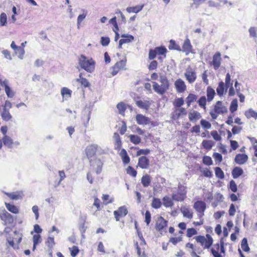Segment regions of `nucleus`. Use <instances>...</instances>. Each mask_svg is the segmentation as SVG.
<instances>
[{
  "mask_svg": "<svg viewBox=\"0 0 257 257\" xmlns=\"http://www.w3.org/2000/svg\"><path fill=\"white\" fill-rule=\"evenodd\" d=\"M162 85H159L156 82H153V87L155 92L160 94H163L169 89V81L164 75H161L159 79Z\"/></svg>",
  "mask_w": 257,
  "mask_h": 257,
  "instance_id": "obj_1",
  "label": "nucleus"
},
{
  "mask_svg": "<svg viewBox=\"0 0 257 257\" xmlns=\"http://www.w3.org/2000/svg\"><path fill=\"white\" fill-rule=\"evenodd\" d=\"M80 66L88 72H92L95 68V62L92 59H88L83 55H81L79 58Z\"/></svg>",
  "mask_w": 257,
  "mask_h": 257,
  "instance_id": "obj_2",
  "label": "nucleus"
},
{
  "mask_svg": "<svg viewBox=\"0 0 257 257\" xmlns=\"http://www.w3.org/2000/svg\"><path fill=\"white\" fill-rule=\"evenodd\" d=\"M186 191L184 186L179 185L177 192H173L172 195V199L176 201H183L186 198Z\"/></svg>",
  "mask_w": 257,
  "mask_h": 257,
  "instance_id": "obj_3",
  "label": "nucleus"
},
{
  "mask_svg": "<svg viewBox=\"0 0 257 257\" xmlns=\"http://www.w3.org/2000/svg\"><path fill=\"white\" fill-rule=\"evenodd\" d=\"M184 75L186 80L190 84L194 83L197 78L196 72L195 69L190 66L187 68Z\"/></svg>",
  "mask_w": 257,
  "mask_h": 257,
  "instance_id": "obj_4",
  "label": "nucleus"
},
{
  "mask_svg": "<svg viewBox=\"0 0 257 257\" xmlns=\"http://www.w3.org/2000/svg\"><path fill=\"white\" fill-rule=\"evenodd\" d=\"M0 218L5 225L12 224L14 220L13 216L5 209H0Z\"/></svg>",
  "mask_w": 257,
  "mask_h": 257,
  "instance_id": "obj_5",
  "label": "nucleus"
},
{
  "mask_svg": "<svg viewBox=\"0 0 257 257\" xmlns=\"http://www.w3.org/2000/svg\"><path fill=\"white\" fill-rule=\"evenodd\" d=\"M99 149H100V147L97 145L93 144L89 145L87 147L86 150L87 155L92 156H93L96 153H97L99 155H102L106 153V150H102V152H99Z\"/></svg>",
  "mask_w": 257,
  "mask_h": 257,
  "instance_id": "obj_6",
  "label": "nucleus"
},
{
  "mask_svg": "<svg viewBox=\"0 0 257 257\" xmlns=\"http://www.w3.org/2000/svg\"><path fill=\"white\" fill-rule=\"evenodd\" d=\"M0 84L5 87V92L8 97L12 98L14 96L15 93L9 86V81L7 79L3 81L0 79Z\"/></svg>",
  "mask_w": 257,
  "mask_h": 257,
  "instance_id": "obj_7",
  "label": "nucleus"
},
{
  "mask_svg": "<svg viewBox=\"0 0 257 257\" xmlns=\"http://www.w3.org/2000/svg\"><path fill=\"white\" fill-rule=\"evenodd\" d=\"M187 113L186 109L183 107L175 108L172 113V118L174 119H178L182 115H186Z\"/></svg>",
  "mask_w": 257,
  "mask_h": 257,
  "instance_id": "obj_8",
  "label": "nucleus"
},
{
  "mask_svg": "<svg viewBox=\"0 0 257 257\" xmlns=\"http://www.w3.org/2000/svg\"><path fill=\"white\" fill-rule=\"evenodd\" d=\"M177 92L179 93L184 92L186 89V86L184 81L181 79H178L174 83Z\"/></svg>",
  "mask_w": 257,
  "mask_h": 257,
  "instance_id": "obj_9",
  "label": "nucleus"
},
{
  "mask_svg": "<svg viewBox=\"0 0 257 257\" xmlns=\"http://www.w3.org/2000/svg\"><path fill=\"white\" fill-rule=\"evenodd\" d=\"M168 221L165 220L162 216L158 218L156 224V229L158 231L164 230L167 225Z\"/></svg>",
  "mask_w": 257,
  "mask_h": 257,
  "instance_id": "obj_10",
  "label": "nucleus"
},
{
  "mask_svg": "<svg viewBox=\"0 0 257 257\" xmlns=\"http://www.w3.org/2000/svg\"><path fill=\"white\" fill-rule=\"evenodd\" d=\"M214 111L218 114L224 113L227 111V109L222 105L221 101H218L214 106Z\"/></svg>",
  "mask_w": 257,
  "mask_h": 257,
  "instance_id": "obj_11",
  "label": "nucleus"
},
{
  "mask_svg": "<svg viewBox=\"0 0 257 257\" xmlns=\"http://www.w3.org/2000/svg\"><path fill=\"white\" fill-rule=\"evenodd\" d=\"M194 207L196 210L204 215V212L206 209V204L202 201H197L194 204Z\"/></svg>",
  "mask_w": 257,
  "mask_h": 257,
  "instance_id": "obj_12",
  "label": "nucleus"
},
{
  "mask_svg": "<svg viewBox=\"0 0 257 257\" xmlns=\"http://www.w3.org/2000/svg\"><path fill=\"white\" fill-rule=\"evenodd\" d=\"M248 160V156L244 154H237L235 157L234 161L239 165L245 164Z\"/></svg>",
  "mask_w": 257,
  "mask_h": 257,
  "instance_id": "obj_13",
  "label": "nucleus"
},
{
  "mask_svg": "<svg viewBox=\"0 0 257 257\" xmlns=\"http://www.w3.org/2000/svg\"><path fill=\"white\" fill-rule=\"evenodd\" d=\"M181 212L183 215L184 217L191 219L193 217V213L189 206L184 205L182 206L180 209Z\"/></svg>",
  "mask_w": 257,
  "mask_h": 257,
  "instance_id": "obj_14",
  "label": "nucleus"
},
{
  "mask_svg": "<svg viewBox=\"0 0 257 257\" xmlns=\"http://www.w3.org/2000/svg\"><path fill=\"white\" fill-rule=\"evenodd\" d=\"M221 58L220 57V53L217 52L213 57V60L212 64L215 69H217L220 66Z\"/></svg>",
  "mask_w": 257,
  "mask_h": 257,
  "instance_id": "obj_15",
  "label": "nucleus"
},
{
  "mask_svg": "<svg viewBox=\"0 0 257 257\" xmlns=\"http://www.w3.org/2000/svg\"><path fill=\"white\" fill-rule=\"evenodd\" d=\"M149 160L145 156H142L139 158L138 166L142 169H147L149 165Z\"/></svg>",
  "mask_w": 257,
  "mask_h": 257,
  "instance_id": "obj_16",
  "label": "nucleus"
},
{
  "mask_svg": "<svg viewBox=\"0 0 257 257\" xmlns=\"http://www.w3.org/2000/svg\"><path fill=\"white\" fill-rule=\"evenodd\" d=\"M136 121L139 124L142 125L148 124L150 122V120L148 117L140 114L137 115Z\"/></svg>",
  "mask_w": 257,
  "mask_h": 257,
  "instance_id": "obj_17",
  "label": "nucleus"
},
{
  "mask_svg": "<svg viewBox=\"0 0 257 257\" xmlns=\"http://www.w3.org/2000/svg\"><path fill=\"white\" fill-rule=\"evenodd\" d=\"M1 117L3 120L6 121H10L12 118V115L10 112V110L6 108H3L1 112Z\"/></svg>",
  "mask_w": 257,
  "mask_h": 257,
  "instance_id": "obj_18",
  "label": "nucleus"
},
{
  "mask_svg": "<svg viewBox=\"0 0 257 257\" xmlns=\"http://www.w3.org/2000/svg\"><path fill=\"white\" fill-rule=\"evenodd\" d=\"M201 117L200 113L195 110H191L188 115L189 119L191 121H196Z\"/></svg>",
  "mask_w": 257,
  "mask_h": 257,
  "instance_id": "obj_19",
  "label": "nucleus"
},
{
  "mask_svg": "<svg viewBox=\"0 0 257 257\" xmlns=\"http://www.w3.org/2000/svg\"><path fill=\"white\" fill-rule=\"evenodd\" d=\"M144 7V5H138L135 7H127L126 9V11L128 13H138L141 11Z\"/></svg>",
  "mask_w": 257,
  "mask_h": 257,
  "instance_id": "obj_20",
  "label": "nucleus"
},
{
  "mask_svg": "<svg viewBox=\"0 0 257 257\" xmlns=\"http://www.w3.org/2000/svg\"><path fill=\"white\" fill-rule=\"evenodd\" d=\"M136 103L139 107L146 109H148L151 105L150 101L147 100H137L136 101Z\"/></svg>",
  "mask_w": 257,
  "mask_h": 257,
  "instance_id": "obj_21",
  "label": "nucleus"
},
{
  "mask_svg": "<svg viewBox=\"0 0 257 257\" xmlns=\"http://www.w3.org/2000/svg\"><path fill=\"white\" fill-rule=\"evenodd\" d=\"M123 163L124 164H128L130 161V157H128L126 150L124 149H122L119 154Z\"/></svg>",
  "mask_w": 257,
  "mask_h": 257,
  "instance_id": "obj_22",
  "label": "nucleus"
},
{
  "mask_svg": "<svg viewBox=\"0 0 257 257\" xmlns=\"http://www.w3.org/2000/svg\"><path fill=\"white\" fill-rule=\"evenodd\" d=\"M163 204L166 207H172L174 205L172 198L165 196L163 198Z\"/></svg>",
  "mask_w": 257,
  "mask_h": 257,
  "instance_id": "obj_23",
  "label": "nucleus"
},
{
  "mask_svg": "<svg viewBox=\"0 0 257 257\" xmlns=\"http://www.w3.org/2000/svg\"><path fill=\"white\" fill-rule=\"evenodd\" d=\"M243 170L241 168L236 167L232 171V177L234 179L237 178L243 174Z\"/></svg>",
  "mask_w": 257,
  "mask_h": 257,
  "instance_id": "obj_24",
  "label": "nucleus"
},
{
  "mask_svg": "<svg viewBox=\"0 0 257 257\" xmlns=\"http://www.w3.org/2000/svg\"><path fill=\"white\" fill-rule=\"evenodd\" d=\"M121 37L123 39H120V44L128 43L133 41L134 39V37L130 35H122Z\"/></svg>",
  "mask_w": 257,
  "mask_h": 257,
  "instance_id": "obj_25",
  "label": "nucleus"
},
{
  "mask_svg": "<svg viewBox=\"0 0 257 257\" xmlns=\"http://www.w3.org/2000/svg\"><path fill=\"white\" fill-rule=\"evenodd\" d=\"M3 141L4 145L9 148H12L13 144V141L11 137L5 135L3 138Z\"/></svg>",
  "mask_w": 257,
  "mask_h": 257,
  "instance_id": "obj_26",
  "label": "nucleus"
},
{
  "mask_svg": "<svg viewBox=\"0 0 257 257\" xmlns=\"http://www.w3.org/2000/svg\"><path fill=\"white\" fill-rule=\"evenodd\" d=\"M215 94V90L210 86H208L207 88V96L208 101H211Z\"/></svg>",
  "mask_w": 257,
  "mask_h": 257,
  "instance_id": "obj_27",
  "label": "nucleus"
},
{
  "mask_svg": "<svg viewBox=\"0 0 257 257\" xmlns=\"http://www.w3.org/2000/svg\"><path fill=\"white\" fill-rule=\"evenodd\" d=\"M151 181V177L148 175L143 176L141 179V182L144 187H147L149 186Z\"/></svg>",
  "mask_w": 257,
  "mask_h": 257,
  "instance_id": "obj_28",
  "label": "nucleus"
},
{
  "mask_svg": "<svg viewBox=\"0 0 257 257\" xmlns=\"http://www.w3.org/2000/svg\"><path fill=\"white\" fill-rule=\"evenodd\" d=\"M94 162L96 166V168L95 169L96 173L98 175L101 172L103 164V162L99 159H96L94 161Z\"/></svg>",
  "mask_w": 257,
  "mask_h": 257,
  "instance_id": "obj_29",
  "label": "nucleus"
},
{
  "mask_svg": "<svg viewBox=\"0 0 257 257\" xmlns=\"http://www.w3.org/2000/svg\"><path fill=\"white\" fill-rule=\"evenodd\" d=\"M5 205L7 209L9 211L15 214H17L19 213V209L15 205L8 203H5Z\"/></svg>",
  "mask_w": 257,
  "mask_h": 257,
  "instance_id": "obj_30",
  "label": "nucleus"
},
{
  "mask_svg": "<svg viewBox=\"0 0 257 257\" xmlns=\"http://www.w3.org/2000/svg\"><path fill=\"white\" fill-rule=\"evenodd\" d=\"M244 114L247 118L253 117L255 119L257 118V112L251 108H250L248 110L246 111L244 113Z\"/></svg>",
  "mask_w": 257,
  "mask_h": 257,
  "instance_id": "obj_31",
  "label": "nucleus"
},
{
  "mask_svg": "<svg viewBox=\"0 0 257 257\" xmlns=\"http://www.w3.org/2000/svg\"><path fill=\"white\" fill-rule=\"evenodd\" d=\"M182 48L184 51L187 53H189L191 51L192 46L190 43V41L188 39H187L184 41Z\"/></svg>",
  "mask_w": 257,
  "mask_h": 257,
  "instance_id": "obj_32",
  "label": "nucleus"
},
{
  "mask_svg": "<svg viewBox=\"0 0 257 257\" xmlns=\"http://www.w3.org/2000/svg\"><path fill=\"white\" fill-rule=\"evenodd\" d=\"M76 80L85 87H89L90 86V83L88 80L86 78L82 77V73L80 74L79 78L77 79Z\"/></svg>",
  "mask_w": 257,
  "mask_h": 257,
  "instance_id": "obj_33",
  "label": "nucleus"
},
{
  "mask_svg": "<svg viewBox=\"0 0 257 257\" xmlns=\"http://www.w3.org/2000/svg\"><path fill=\"white\" fill-rule=\"evenodd\" d=\"M225 84L223 82L221 81L219 83L218 86L216 89L217 94L219 96H222L224 91Z\"/></svg>",
  "mask_w": 257,
  "mask_h": 257,
  "instance_id": "obj_34",
  "label": "nucleus"
},
{
  "mask_svg": "<svg viewBox=\"0 0 257 257\" xmlns=\"http://www.w3.org/2000/svg\"><path fill=\"white\" fill-rule=\"evenodd\" d=\"M128 137L130 138V141L134 144H139L141 141L140 137L137 135H130Z\"/></svg>",
  "mask_w": 257,
  "mask_h": 257,
  "instance_id": "obj_35",
  "label": "nucleus"
},
{
  "mask_svg": "<svg viewBox=\"0 0 257 257\" xmlns=\"http://www.w3.org/2000/svg\"><path fill=\"white\" fill-rule=\"evenodd\" d=\"M162 202L160 199L154 198L152 203V206L155 209H158L161 207Z\"/></svg>",
  "mask_w": 257,
  "mask_h": 257,
  "instance_id": "obj_36",
  "label": "nucleus"
},
{
  "mask_svg": "<svg viewBox=\"0 0 257 257\" xmlns=\"http://www.w3.org/2000/svg\"><path fill=\"white\" fill-rule=\"evenodd\" d=\"M202 146L206 149H210L214 145V143L211 140H204L202 142Z\"/></svg>",
  "mask_w": 257,
  "mask_h": 257,
  "instance_id": "obj_37",
  "label": "nucleus"
},
{
  "mask_svg": "<svg viewBox=\"0 0 257 257\" xmlns=\"http://www.w3.org/2000/svg\"><path fill=\"white\" fill-rule=\"evenodd\" d=\"M206 236L207 239L206 238L203 245H204V248H209L212 244L213 239L209 234H207Z\"/></svg>",
  "mask_w": 257,
  "mask_h": 257,
  "instance_id": "obj_38",
  "label": "nucleus"
},
{
  "mask_svg": "<svg viewBox=\"0 0 257 257\" xmlns=\"http://www.w3.org/2000/svg\"><path fill=\"white\" fill-rule=\"evenodd\" d=\"M113 137L115 140V149H119L121 146V142L119 136L117 133H115Z\"/></svg>",
  "mask_w": 257,
  "mask_h": 257,
  "instance_id": "obj_39",
  "label": "nucleus"
},
{
  "mask_svg": "<svg viewBox=\"0 0 257 257\" xmlns=\"http://www.w3.org/2000/svg\"><path fill=\"white\" fill-rule=\"evenodd\" d=\"M7 24V16L6 13H2L0 15V26H6Z\"/></svg>",
  "mask_w": 257,
  "mask_h": 257,
  "instance_id": "obj_40",
  "label": "nucleus"
},
{
  "mask_svg": "<svg viewBox=\"0 0 257 257\" xmlns=\"http://www.w3.org/2000/svg\"><path fill=\"white\" fill-rule=\"evenodd\" d=\"M126 58H124L123 60H121L115 63L114 66H115V68L117 69L119 68L120 70L123 69L126 65Z\"/></svg>",
  "mask_w": 257,
  "mask_h": 257,
  "instance_id": "obj_41",
  "label": "nucleus"
},
{
  "mask_svg": "<svg viewBox=\"0 0 257 257\" xmlns=\"http://www.w3.org/2000/svg\"><path fill=\"white\" fill-rule=\"evenodd\" d=\"M116 211L118 212V215L120 216H125L128 213L126 207L125 206H122L118 208Z\"/></svg>",
  "mask_w": 257,
  "mask_h": 257,
  "instance_id": "obj_42",
  "label": "nucleus"
},
{
  "mask_svg": "<svg viewBox=\"0 0 257 257\" xmlns=\"http://www.w3.org/2000/svg\"><path fill=\"white\" fill-rule=\"evenodd\" d=\"M71 90L66 87H63L61 89V93L62 95L64 97H67L68 98L71 97Z\"/></svg>",
  "mask_w": 257,
  "mask_h": 257,
  "instance_id": "obj_43",
  "label": "nucleus"
},
{
  "mask_svg": "<svg viewBox=\"0 0 257 257\" xmlns=\"http://www.w3.org/2000/svg\"><path fill=\"white\" fill-rule=\"evenodd\" d=\"M241 247L244 251H248L249 250V247L247 244V240L246 238H244L242 239L241 243Z\"/></svg>",
  "mask_w": 257,
  "mask_h": 257,
  "instance_id": "obj_44",
  "label": "nucleus"
},
{
  "mask_svg": "<svg viewBox=\"0 0 257 257\" xmlns=\"http://www.w3.org/2000/svg\"><path fill=\"white\" fill-rule=\"evenodd\" d=\"M215 173L216 176L219 179H223L224 177V173L219 167H216L215 168Z\"/></svg>",
  "mask_w": 257,
  "mask_h": 257,
  "instance_id": "obj_45",
  "label": "nucleus"
},
{
  "mask_svg": "<svg viewBox=\"0 0 257 257\" xmlns=\"http://www.w3.org/2000/svg\"><path fill=\"white\" fill-rule=\"evenodd\" d=\"M184 103V100L182 98H179L174 101L173 105L175 108L181 107Z\"/></svg>",
  "mask_w": 257,
  "mask_h": 257,
  "instance_id": "obj_46",
  "label": "nucleus"
},
{
  "mask_svg": "<svg viewBox=\"0 0 257 257\" xmlns=\"http://www.w3.org/2000/svg\"><path fill=\"white\" fill-rule=\"evenodd\" d=\"M238 104H237V100L236 99H233L230 104V110L231 112H233L236 111L237 109Z\"/></svg>",
  "mask_w": 257,
  "mask_h": 257,
  "instance_id": "obj_47",
  "label": "nucleus"
},
{
  "mask_svg": "<svg viewBox=\"0 0 257 257\" xmlns=\"http://www.w3.org/2000/svg\"><path fill=\"white\" fill-rule=\"evenodd\" d=\"M169 49L170 50H180V47L179 46L177 45L175 42V41L173 40H171L170 41V45L169 46Z\"/></svg>",
  "mask_w": 257,
  "mask_h": 257,
  "instance_id": "obj_48",
  "label": "nucleus"
},
{
  "mask_svg": "<svg viewBox=\"0 0 257 257\" xmlns=\"http://www.w3.org/2000/svg\"><path fill=\"white\" fill-rule=\"evenodd\" d=\"M71 252V255L73 257H75L79 251L78 247L76 246H73L71 248H69Z\"/></svg>",
  "mask_w": 257,
  "mask_h": 257,
  "instance_id": "obj_49",
  "label": "nucleus"
},
{
  "mask_svg": "<svg viewBox=\"0 0 257 257\" xmlns=\"http://www.w3.org/2000/svg\"><path fill=\"white\" fill-rule=\"evenodd\" d=\"M117 108L119 111V113L121 114H123L126 109L125 104L122 102L119 103L118 104H117Z\"/></svg>",
  "mask_w": 257,
  "mask_h": 257,
  "instance_id": "obj_50",
  "label": "nucleus"
},
{
  "mask_svg": "<svg viewBox=\"0 0 257 257\" xmlns=\"http://www.w3.org/2000/svg\"><path fill=\"white\" fill-rule=\"evenodd\" d=\"M127 174L130 175L133 177H136L137 174V171L131 166H128L126 169Z\"/></svg>",
  "mask_w": 257,
  "mask_h": 257,
  "instance_id": "obj_51",
  "label": "nucleus"
},
{
  "mask_svg": "<svg viewBox=\"0 0 257 257\" xmlns=\"http://www.w3.org/2000/svg\"><path fill=\"white\" fill-rule=\"evenodd\" d=\"M46 245L50 248H52L55 244L54 238L53 237H49L46 242Z\"/></svg>",
  "mask_w": 257,
  "mask_h": 257,
  "instance_id": "obj_52",
  "label": "nucleus"
},
{
  "mask_svg": "<svg viewBox=\"0 0 257 257\" xmlns=\"http://www.w3.org/2000/svg\"><path fill=\"white\" fill-rule=\"evenodd\" d=\"M157 54L164 55L167 52V49L164 47H159L155 48Z\"/></svg>",
  "mask_w": 257,
  "mask_h": 257,
  "instance_id": "obj_53",
  "label": "nucleus"
},
{
  "mask_svg": "<svg viewBox=\"0 0 257 257\" xmlns=\"http://www.w3.org/2000/svg\"><path fill=\"white\" fill-rule=\"evenodd\" d=\"M196 99L197 96L193 94H190L187 98L188 105L189 106V104L194 101H196Z\"/></svg>",
  "mask_w": 257,
  "mask_h": 257,
  "instance_id": "obj_54",
  "label": "nucleus"
},
{
  "mask_svg": "<svg viewBox=\"0 0 257 257\" xmlns=\"http://www.w3.org/2000/svg\"><path fill=\"white\" fill-rule=\"evenodd\" d=\"M203 163L207 165H211L212 164V160L210 157L206 156L203 158Z\"/></svg>",
  "mask_w": 257,
  "mask_h": 257,
  "instance_id": "obj_55",
  "label": "nucleus"
},
{
  "mask_svg": "<svg viewBox=\"0 0 257 257\" xmlns=\"http://www.w3.org/2000/svg\"><path fill=\"white\" fill-rule=\"evenodd\" d=\"M150 153V150L149 149H140L137 152V156H139L142 155H148Z\"/></svg>",
  "mask_w": 257,
  "mask_h": 257,
  "instance_id": "obj_56",
  "label": "nucleus"
},
{
  "mask_svg": "<svg viewBox=\"0 0 257 257\" xmlns=\"http://www.w3.org/2000/svg\"><path fill=\"white\" fill-rule=\"evenodd\" d=\"M110 42V39L108 37H102L101 38L100 43L103 46H107Z\"/></svg>",
  "mask_w": 257,
  "mask_h": 257,
  "instance_id": "obj_57",
  "label": "nucleus"
},
{
  "mask_svg": "<svg viewBox=\"0 0 257 257\" xmlns=\"http://www.w3.org/2000/svg\"><path fill=\"white\" fill-rule=\"evenodd\" d=\"M197 234V231L193 228H188L187 231V236L190 237L194 235Z\"/></svg>",
  "mask_w": 257,
  "mask_h": 257,
  "instance_id": "obj_58",
  "label": "nucleus"
},
{
  "mask_svg": "<svg viewBox=\"0 0 257 257\" xmlns=\"http://www.w3.org/2000/svg\"><path fill=\"white\" fill-rule=\"evenodd\" d=\"M198 102L199 103V105L201 106L205 107L206 103V98L205 96H201L200 99L198 100Z\"/></svg>",
  "mask_w": 257,
  "mask_h": 257,
  "instance_id": "obj_59",
  "label": "nucleus"
},
{
  "mask_svg": "<svg viewBox=\"0 0 257 257\" xmlns=\"http://www.w3.org/2000/svg\"><path fill=\"white\" fill-rule=\"evenodd\" d=\"M200 123L202 126L205 128L209 129L211 126L210 123L204 119H202L200 121Z\"/></svg>",
  "mask_w": 257,
  "mask_h": 257,
  "instance_id": "obj_60",
  "label": "nucleus"
},
{
  "mask_svg": "<svg viewBox=\"0 0 257 257\" xmlns=\"http://www.w3.org/2000/svg\"><path fill=\"white\" fill-rule=\"evenodd\" d=\"M211 135L212 136L213 139L216 141H220L221 139V137L218 134L216 131H213L211 132Z\"/></svg>",
  "mask_w": 257,
  "mask_h": 257,
  "instance_id": "obj_61",
  "label": "nucleus"
},
{
  "mask_svg": "<svg viewBox=\"0 0 257 257\" xmlns=\"http://www.w3.org/2000/svg\"><path fill=\"white\" fill-rule=\"evenodd\" d=\"M17 51V52H16V53L19 54V58L20 59H23V55L25 54V50L24 48L22 47H19V48H18V50Z\"/></svg>",
  "mask_w": 257,
  "mask_h": 257,
  "instance_id": "obj_62",
  "label": "nucleus"
},
{
  "mask_svg": "<svg viewBox=\"0 0 257 257\" xmlns=\"http://www.w3.org/2000/svg\"><path fill=\"white\" fill-rule=\"evenodd\" d=\"M33 243L35 244H38L41 241V236L39 234H35L33 235Z\"/></svg>",
  "mask_w": 257,
  "mask_h": 257,
  "instance_id": "obj_63",
  "label": "nucleus"
},
{
  "mask_svg": "<svg viewBox=\"0 0 257 257\" xmlns=\"http://www.w3.org/2000/svg\"><path fill=\"white\" fill-rule=\"evenodd\" d=\"M213 157L214 158L216 161H217L218 162H221L222 160V155L218 153H214L213 155Z\"/></svg>",
  "mask_w": 257,
  "mask_h": 257,
  "instance_id": "obj_64",
  "label": "nucleus"
}]
</instances>
